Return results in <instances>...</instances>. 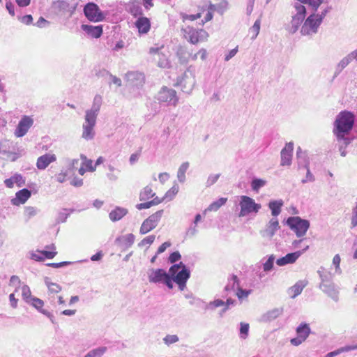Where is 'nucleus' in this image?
<instances>
[{
  "label": "nucleus",
  "instance_id": "obj_1",
  "mask_svg": "<svg viewBox=\"0 0 357 357\" xmlns=\"http://www.w3.org/2000/svg\"><path fill=\"white\" fill-rule=\"evenodd\" d=\"M355 121V116L349 111H342L337 116L334 122L333 133L338 141L344 140L345 145L349 142L344 136L352 129Z\"/></svg>",
  "mask_w": 357,
  "mask_h": 357
},
{
  "label": "nucleus",
  "instance_id": "obj_2",
  "mask_svg": "<svg viewBox=\"0 0 357 357\" xmlns=\"http://www.w3.org/2000/svg\"><path fill=\"white\" fill-rule=\"evenodd\" d=\"M102 104V97L96 96L91 109L86 112L85 123L83 124L82 137L86 140L94 137L93 128L96 125V117Z\"/></svg>",
  "mask_w": 357,
  "mask_h": 357
},
{
  "label": "nucleus",
  "instance_id": "obj_3",
  "mask_svg": "<svg viewBox=\"0 0 357 357\" xmlns=\"http://www.w3.org/2000/svg\"><path fill=\"white\" fill-rule=\"evenodd\" d=\"M215 10V7L213 4L209 3L202 6H197V12L196 14H186L181 13L182 21L185 22L187 21H195L199 19L202 17V14L206 11V14L204 19L202 20V24L211 21L213 17V13Z\"/></svg>",
  "mask_w": 357,
  "mask_h": 357
},
{
  "label": "nucleus",
  "instance_id": "obj_4",
  "mask_svg": "<svg viewBox=\"0 0 357 357\" xmlns=\"http://www.w3.org/2000/svg\"><path fill=\"white\" fill-rule=\"evenodd\" d=\"M170 276H174V280L179 287L181 290H183L186 286L187 280L190 278V271L185 268V265L181 262L179 264L173 265L169 268Z\"/></svg>",
  "mask_w": 357,
  "mask_h": 357
},
{
  "label": "nucleus",
  "instance_id": "obj_5",
  "mask_svg": "<svg viewBox=\"0 0 357 357\" xmlns=\"http://www.w3.org/2000/svg\"><path fill=\"white\" fill-rule=\"evenodd\" d=\"M325 16V13L321 15L312 14L310 15L305 21L303 25L301 27V32L302 35L308 36L313 33H316L318 31V28L322 22V20Z\"/></svg>",
  "mask_w": 357,
  "mask_h": 357
},
{
  "label": "nucleus",
  "instance_id": "obj_6",
  "mask_svg": "<svg viewBox=\"0 0 357 357\" xmlns=\"http://www.w3.org/2000/svg\"><path fill=\"white\" fill-rule=\"evenodd\" d=\"M287 223L298 237L304 236L310 227L308 220L301 219L298 216L289 217L287 220Z\"/></svg>",
  "mask_w": 357,
  "mask_h": 357
},
{
  "label": "nucleus",
  "instance_id": "obj_7",
  "mask_svg": "<svg viewBox=\"0 0 357 357\" xmlns=\"http://www.w3.org/2000/svg\"><path fill=\"white\" fill-rule=\"evenodd\" d=\"M149 281L152 283H165L169 289L173 288L172 279L169 274L162 268L152 269L149 273Z\"/></svg>",
  "mask_w": 357,
  "mask_h": 357
},
{
  "label": "nucleus",
  "instance_id": "obj_8",
  "mask_svg": "<svg viewBox=\"0 0 357 357\" xmlns=\"http://www.w3.org/2000/svg\"><path fill=\"white\" fill-rule=\"evenodd\" d=\"M239 205L241 207L239 217H244L251 213H257L261 207V204L255 203L254 199L245 195L241 197Z\"/></svg>",
  "mask_w": 357,
  "mask_h": 357
},
{
  "label": "nucleus",
  "instance_id": "obj_9",
  "mask_svg": "<svg viewBox=\"0 0 357 357\" xmlns=\"http://www.w3.org/2000/svg\"><path fill=\"white\" fill-rule=\"evenodd\" d=\"M163 212V210L157 211L145 219L140 227L139 233L141 234H146L154 229L160 221Z\"/></svg>",
  "mask_w": 357,
  "mask_h": 357
},
{
  "label": "nucleus",
  "instance_id": "obj_10",
  "mask_svg": "<svg viewBox=\"0 0 357 357\" xmlns=\"http://www.w3.org/2000/svg\"><path fill=\"white\" fill-rule=\"evenodd\" d=\"M84 12L86 18L91 22H100L104 18L98 6L94 3H88L84 6Z\"/></svg>",
  "mask_w": 357,
  "mask_h": 357
},
{
  "label": "nucleus",
  "instance_id": "obj_11",
  "mask_svg": "<svg viewBox=\"0 0 357 357\" xmlns=\"http://www.w3.org/2000/svg\"><path fill=\"white\" fill-rule=\"evenodd\" d=\"M187 39L190 43L196 45L200 43L205 42L208 40L209 36L208 33L204 29H191L188 32Z\"/></svg>",
  "mask_w": 357,
  "mask_h": 357
},
{
  "label": "nucleus",
  "instance_id": "obj_12",
  "mask_svg": "<svg viewBox=\"0 0 357 357\" xmlns=\"http://www.w3.org/2000/svg\"><path fill=\"white\" fill-rule=\"evenodd\" d=\"M310 328L305 323L301 324L296 328L297 337L291 340V344L298 346L303 343L309 336Z\"/></svg>",
  "mask_w": 357,
  "mask_h": 357
},
{
  "label": "nucleus",
  "instance_id": "obj_13",
  "mask_svg": "<svg viewBox=\"0 0 357 357\" xmlns=\"http://www.w3.org/2000/svg\"><path fill=\"white\" fill-rule=\"evenodd\" d=\"M33 123V119L29 116H24L20 121L17 128L15 130V135L17 137H23L26 134L29 129Z\"/></svg>",
  "mask_w": 357,
  "mask_h": 357
},
{
  "label": "nucleus",
  "instance_id": "obj_14",
  "mask_svg": "<svg viewBox=\"0 0 357 357\" xmlns=\"http://www.w3.org/2000/svg\"><path fill=\"white\" fill-rule=\"evenodd\" d=\"M158 100L160 102H170L174 100V105H176L178 101L176 92L175 90L163 87L158 93Z\"/></svg>",
  "mask_w": 357,
  "mask_h": 357
},
{
  "label": "nucleus",
  "instance_id": "obj_15",
  "mask_svg": "<svg viewBox=\"0 0 357 357\" xmlns=\"http://www.w3.org/2000/svg\"><path fill=\"white\" fill-rule=\"evenodd\" d=\"M56 160V156L54 153H49L38 158L36 167L40 170L45 169L51 163Z\"/></svg>",
  "mask_w": 357,
  "mask_h": 357
},
{
  "label": "nucleus",
  "instance_id": "obj_16",
  "mask_svg": "<svg viewBox=\"0 0 357 357\" xmlns=\"http://www.w3.org/2000/svg\"><path fill=\"white\" fill-rule=\"evenodd\" d=\"M309 248V245H306L302 251H297L292 253H289L286 256L280 258L277 260V264L279 266H284L287 264H292L296 261V259Z\"/></svg>",
  "mask_w": 357,
  "mask_h": 357
},
{
  "label": "nucleus",
  "instance_id": "obj_17",
  "mask_svg": "<svg viewBox=\"0 0 357 357\" xmlns=\"http://www.w3.org/2000/svg\"><path fill=\"white\" fill-rule=\"evenodd\" d=\"M294 150V144L292 142L287 143L284 149L281 151V165H290Z\"/></svg>",
  "mask_w": 357,
  "mask_h": 357
},
{
  "label": "nucleus",
  "instance_id": "obj_18",
  "mask_svg": "<svg viewBox=\"0 0 357 357\" xmlns=\"http://www.w3.org/2000/svg\"><path fill=\"white\" fill-rule=\"evenodd\" d=\"M176 56L181 64H186L190 59L196 60L197 54H192L188 52L185 47L180 46L176 52Z\"/></svg>",
  "mask_w": 357,
  "mask_h": 357
},
{
  "label": "nucleus",
  "instance_id": "obj_19",
  "mask_svg": "<svg viewBox=\"0 0 357 357\" xmlns=\"http://www.w3.org/2000/svg\"><path fill=\"white\" fill-rule=\"evenodd\" d=\"M295 8L296 10V14L293 17L292 22L295 23L296 24L293 32L297 30L298 24H300L301 22L303 20L306 13L305 7L301 3H296L295 5Z\"/></svg>",
  "mask_w": 357,
  "mask_h": 357
},
{
  "label": "nucleus",
  "instance_id": "obj_20",
  "mask_svg": "<svg viewBox=\"0 0 357 357\" xmlns=\"http://www.w3.org/2000/svg\"><path fill=\"white\" fill-rule=\"evenodd\" d=\"M279 229L280 225L278 219L272 218L263 231L262 235L264 237L271 238Z\"/></svg>",
  "mask_w": 357,
  "mask_h": 357
},
{
  "label": "nucleus",
  "instance_id": "obj_21",
  "mask_svg": "<svg viewBox=\"0 0 357 357\" xmlns=\"http://www.w3.org/2000/svg\"><path fill=\"white\" fill-rule=\"evenodd\" d=\"M31 197V192L24 188L15 194V197L12 200L14 205H20L24 204Z\"/></svg>",
  "mask_w": 357,
  "mask_h": 357
},
{
  "label": "nucleus",
  "instance_id": "obj_22",
  "mask_svg": "<svg viewBox=\"0 0 357 357\" xmlns=\"http://www.w3.org/2000/svg\"><path fill=\"white\" fill-rule=\"evenodd\" d=\"M82 29L91 37L98 38L102 34V26H91L87 24H83L82 26Z\"/></svg>",
  "mask_w": 357,
  "mask_h": 357
},
{
  "label": "nucleus",
  "instance_id": "obj_23",
  "mask_svg": "<svg viewBox=\"0 0 357 357\" xmlns=\"http://www.w3.org/2000/svg\"><path fill=\"white\" fill-rule=\"evenodd\" d=\"M135 26L139 33H146L150 30L151 22L149 18L141 17L136 21Z\"/></svg>",
  "mask_w": 357,
  "mask_h": 357
},
{
  "label": "nucleus",
  "instance_id": "obj_24",
  "mask_svg": "<svg viewBox=\"0 0 357 357\" xmlns=\"http://www.w3.org/2000/svg\"><path fill=\"white\" fill-rule=\"evenodd\" d=\"M27 303H31V305L32 306H33L36 309H37L39 312H40L43 314H45L47 316L50 315V312L43 308L44 302L43 300H41L38 298L33 297V298H31L30 300H28Z\"/></svg>",
  "mask_w": 357,
  "mask_h": 357
},
{
  "label": "nucleus",
  "instance_id": "obj_25",
  "mask_svg": "<svg viewBox=\"0 0 357 357\" xmlns=\"http://www.w3.org/2000/svg\"><path fill=\"white\" fill-rule=\"evenodd\" d=\"M128 213V210L122 207H116L109 213V218L112 221H118Z\"/></svg>",
  "mask_w": 357,
  "mask_h": 357
},
{
  "label": "nucleus",
  "instance_id": "obj_26",
  "mask_svg": "<svg viewBox=\"0 0 357 357\" xmlns=\"http://www.w3.org/2000/svg\"><path fill=\"white\" fill-rule=\"evenodd\" d=\"M162 199H159V197H154L152 200L138 204L136 206V208L138 210L145 209V208H149L151 206H157L162 203Z\"/></svg>",
  "mask_w": 357,
  "mask_h": 357
},
{
  "label": "nucleus",
  "instance_id": "obj_27",
  "mask_svg": "<svg viewBox=\"0 0 357 357\" xmlns=\"http://www.w3.org/2000/svg\"><path fill=\"white\" fill-rule=\"evenodd\" d=\"M305 285H306V282H305L304 281H298V282H296L289 290V294H291V296L292 298H295L296 296L299 295L302 292V291H303V288L305 287Z\"/></svg>",
  "mask_w": 357,
  "mask_h": 357
},
{
  "label": "nucleus",
  "instance_id": "obj_28",
  "mask_svg": "<svg viewBox=\"0 0 357 357\" xmlns=\"http://www.w3.org/2000/svg\"><path fill=\"white\" fill-rule=\"evenodd\" d=\"M155 193L153 192L151 186L147 185L143 188L140 192L139 199L141 201L149 200L151 198H154Z\"/></svg>",
  "mask_w": 357,
  "mask_h": 357
},
{
  "label": "nucleus",
  "instance_id": "obj_29",
  "mask_svg": "<svg viewBox=\"0 0 357 357\" xmlns=\"http://www.w3.org/2000/svg\"><path fill=\"white\" fill-rule=\"evenodd\" d=\"M40 255H44L48 259H53L57 255L56 245L53 243L47 245L45 250L40 251Z\"/></svg>",
  "mask_w": 357,
  "mask_h": 357
},
{
  "label": "nucleus",
  "instance_id": "obj_30",
  "mask_svg": "<svg viewBox=\"0 0 357 357\" xmlns=\"http://www.w3.org/2000/svg\"><path fill=\"white\" fill-rule=\"evenodd\" d=\"M321 288L323 291L327 294L329 296H331L335 301H337V291L335 289L333 285H328L326 284L322 283L321 284Z\"/></svg>",
  "mask_w": 357,
  "mask_h": 357
},
{
  "label": "nucleus",
  "instance_id": "obj_31",
  "mask_svg": "<svg viewBox=\"0 0 357 357\" xmlns=\"http://www.w3.org/2000/svg\"><path fill=\"white\" fill-rule=\"evenodd\" d=\"M227 202V198L221 197L218 200L211 203L205 210L206 211H217L222 206L225 205Z\"/></svg>",
  "mask_w": 357,
  "mask_h": 357
},
{
  "label": "nucleus",
  "instance_id": "obj_32",
  "mask_svg": "<svg viewBox=\"0 0 357 357\" xmlns=\"http://www.w3.org/2000/svg\"><path fill=\"white\" fill-rule=\"evenodd\" d=\"M283 202L282 200L271 202L268 204V206L269 208L271 210V214L273 216L278 215L281 212V208Z\"/></svg>",
  "mask_w": 357,
  "mask_h": 357
},
{
  "label": "nucleus",
  "instance_id": "obj_33",
  "mask_svg": "<svg viewBox=\"0 0 357 357\" xmlns=\"http://www.w3.org/2000/svg\"><path fill=\"white\" fill-rule=\"evenodd\" d=\"M178 185H175L172 186L165 193V195L163 197H159V199H162V203L165 201H170L175 197V195L178 193Z\"/></svg>",
  "mask_w": 357,
  "mask_h": 357
},
{
  "label": "nucleus",
  "instance_id": "obj_34",
  "mask_svg": "<svg viewBox=\"0 0 357 357\" xmlns=\"http://www.w3.org/2000/svg\"><path fill=\"white\" fill-rule=\"evenodd\" d=\"M260 26L261 20L258 19L255 21L253 26L249 29V36L251 39H255L257 38L259 33Z\"/></svg>",
  "mask_w": 357,
  "mask_h": 357
},
{
  "label": "nucleus",
  "instance_id": "obj_35",
  "mask_svg": "<svg viewBox=\"0 0 357 357\" xmlns=\"http://www.w3.org/2000/svg\"><path fill=\"white\" fill-rule=\"evenodd\" d=\"M105 351L106 347H100L91 351L85 357H102Z\"/></svg>",
  "mask_w": 357,
  "mask_h": 357
},
{
  "label": "nucleus",
  "instance_id": "obj_36",
  "mask_svg": "<svg viewBox=\"0 0 357 357\" xmlns=\"http://www.w3.org/2000/svg\"><path fill=\"white\" fill-rule=\"evenodd\" d=\"M68 176V172L67 170H61L59 173L56 174L53 178L56 182L58 183H63L66 181V178Z\"/></svg>",
  "mask_w": 357,
  "mask_h": 357
},
{
  "label": "nucleus",
  "instance_id": "obj_37",
  "mask_svg": "<svg viewBox=\"0 0 357 357\" xmlns=\"http://www.w3.org/2000/svg\"><path fill=\"white\" fill-rule=\"evenodd\" d=\"M355 349H357V345L346 346V347H341L335 351H331V353L333 357H334L338 354H340L341 353L347 352V351H349L351 350H355Z\"/></svg>",
  "mask_w": 357,
  "mask_h": 357
},
{
  "label": "nucleus",
  "instance_id": "obj_38",
  "mask_svg": "<svg viewBox=\"0 0 357 357\" xmlns=\"http://www.w3.org/2000/svg\"><path fill=\"white\" fill-rule=\"evenodd\" d=\"M355 349H357V345L346 346V347H341L335 351H331V353L333 357H334L338 354H340L341 353L347 352V351H349L351 350H355Z\"/></svg>",
  "mask_w": 357,
  "mask_h": 357
},
{
  "label": "nucleus",
  "instance_id": "obj_39",
  "mask_svg": "<svg viewBox=\"0 0 357 357\" xmlns=\"http://www.w3.org/2000/svg\"><path fill=\"white\" fill-rule=\"evenodd\" d=\"M46 284L50 294H57L61 290V287L57 283L47 282Z\"/></svg>",
  "mask_w": 357,
  "mask_h": 357
},
{
  "label": "nucleus",
  "instance_id": "obj_40",
  "mask_svg": "<svg viewBox=\"0 0 357 357\" xmlns=\"http://www.w3.org/2000/svg\"><path fill=\"white\" fill-rule=\"evenodd\" d=\"M155 239V236L154 235H149L144 238H143L138 244L139 247H144L146 245H151Z\"/></svg>",
  "mask_w": 357,
  "mask_h": 357
},
{
  "label": "nucleus",
  "instance_id": "obj_41",
  "mask_svg": "<svg viewBox=\"0 0 357 357\" xmlns=\"http://www.w3.org/2000/svg\"><path fill=\"white\" fill-rule=\"evenodd\" d=\"M160 58L158 61V66L162 68H168L170 67V62L166 58V56L164 54L160 55Z\"/></svg>",
  "mask_w": 357,
  "mask_h": 357
},
{
  "label": "nucleus",
  "instance_id": "obj_42",
  "mask_svg": "<svg viewBox=\"0 0 357 357\" xmlns=\"http://www.w3.org/2000/svg\"><path fill=\"white\" fill-rule=\"evenodd\" d=\"M249 324L246 323L241 322V328H240V334L241 337L243 339H245L248 335L249 331Z\"/></svg>",
  "mask_w": 357,
  "mask_h": 357
},
{
  "label": "nucleus",
  "instance_id": "obj_43",
  "mask_svg": "<svg viewBox=\"0 0 357 357\" xmlns=\"http://www.w3.org/2000/svg\"><path fill=\"white\" fill-rule=\"evenodd\" d=\"M130 12L135 17L142 14V8L139 4H132L130 7Z\"/></svg>",
  "mask_w": 357,
  "mask_h": 357
},
{
  "label": "nucleus",
  "instance_id": "obj_44",
  "mask_svg": "<svg viewBox=\"0 0 357 357\" xmlns=\"http://www.w3.org/2000/svg\"><path fill=\"white\" fill-rule=\"evenodd\" d=\"M82 165L89 172H94L96 170V166L93 165V161L86 158H84Z\"/></svg>",
  "mask_w": 357,
  "mask_h": 357
},
{
  "label": "nucleus",
  "instance_id": "obj_45",
  "mask_svg": "<svg viewBox=\"0 0 357 357\" xmlns=\"http://www.w3.org/2000/svg\"><path fill=\"white\" fill-rule=\"evenodd\" d=\"M22 297L27 302L28 300H30L31 297V290L29 287L26 285H24L22 288Z\"/></svg>",
  "mask_w": 357,
  "mask_h": 357
},
{
  "label": "nucleus",
  "instance_id": "obj_46",
  "mask_svg": "<svg viewBox=\"0 0 357 357\" xmlns=\"http://www.w3.org/2000/svg\"><path fill=\"white\" fill-rule=\"evenodd\" d=\"M37 211L33 206H28L25 208L24 215L26 217L31 218L36 215Z\"/></svg>",
  "mask_w": 357,
  "mask_h": 357
},
{
  "label": "nucleus",
  "instance_id": "obj_47",
  "mask_svg": "<svg viewBox=\"0 0 357 357\" xmlns=\"http://www.w3.org/2000/svg\"><path fill=\"white\" fill-rule=\"evenodd\" d=\"M178 340L177 335H168L164 338V341L167 344H171L176 342Z\"/></svg>",
  "mask_w": 357,
  "mask_h": 357
},
{
  "label": "nucleus",
  "instance_id": "obj_48",
  "mask_svg": "<svg viewBox=\"0 0 357 357\" xmlns=\"http://www.w3.org/2000/svg\"><path fill=\"white\" fill-rule=\"evenodd\" d=\"M265 182L260 179H255L252 183V187L254 190H257L264 185Z\"/></svg>",
  "mask_w": 357,
  "mask_h": 357
},
{
  "label": "nucleus",
  "instance_id": "obj_49",
  "mask_svg": "<svg viewBox=\"0 0 357 357\" xmlns=\"http://www.w3.org/2000/svg\"><path fill=\"white\" fill-rule=\"evenodd\" d=\"M181 256L179 253V252L178 251H176V252H172L169 257V261L171 262V263H174L177 261H178L180 259H181Z\"/></svg>",
  "mask_w": 357,
  "mask_h": 357
},
{
  "label": "nucleus",
  "instance_id": "obj_50",
  "mask_svg": "<svg viewBox=\"0 0 357 357\" xmlns=\"http://www.w3.org/2000/svg\"><path fill=\"white\" fill-rule=\"evenodd\" d=\"M17 179H18V176H15L12 178H10L8 179H6L4 183L6 184V185L9 188H12L14 185V183H16L17 182Z\"/></svg>",
  "mask_w": 357,
  "mask_h": 357
},
{
  "label": "nucleus",
  "instance_id": "obj_51",
  "mask_svg": "<svg viewBox=\"0 0 357 357\" xmlns=\"http://www.w3.org/2000/svg\"><path fill=\"white\" fill-rule=\"evenodd\" d=\"M20 22L26 25H29L33 22V17L31 15H26L24 16H22L20 19Z\"/></svg>",
  "mask_w": 357,
  "mask_h": 357
},
{
  "label": "nucleus",
  "instance_id": "obj_52",
  "mask_svg": "<svg viewBox=\"0 0 357 357\" xmlns=\"http://www.w3.org/2000/svg\"><path fill=\"white\" fill-rule=\"evenodd\" d=\"M31 258L32 259H34L36 261H43L45 259H47L45 257L44 255H40V251H38L36 253H31Z\"/></svg>",
  "mask_w": 357,
  "mask_h": 357
},
{
  "label": "nucleus",
  "instance_id": "obj_53",
  "mask_svg": "<svg viewBox=\"0 0 357 357\" xmlns=\"http://www.w3.org/2000/svg\"><path fill=\"white\" fill-rule=\"evenodd\" d=\"M171 246V243L170 242H165L163 243L158 249V251H157V254L159 255V254H161L162 252H164L165 251V250L170 247Z\"/></svg>",
  "mask_w": 357,
  "mask_h": 357
},
{
  "label": "nucleus",
  "instance_id": "obj_54",
  "mask_svg": "<svg viewBox=\"0 0 357 357\" xmlns=\"http://www.w3.org/2000/svg\"><path fill=\"white\" fill-rule=\"evenodd\" d=\"M273 266V260L270 258L264 264V270L265 271H268L272 269Z\"/></svg>",
  "mask_w": 357,
  "mask_h": 357
},
{
  "label": "nucleus",
  "instance_id": "obj_55",
  "mask_svg": "<svg viewBox=\"0 0 357 357\" xmlns=\"http://www.w3.org/2000/svg\"><path fill=\"white\" fill-rule=\"evenodd\" d=\"M354 215L351 218V226L355 227L357 226V203L356 207L353 210Z\"/></svg>",
  "mask_w": 357,
  "mask_h": 357
},
{
  "label": "nucleus",
  "instance_id": "obj_56",
  "mask_svg": "<svg viewBox=\"0 0 357 357\" xmlns=\"http://www.w3.org/2000/svg\"><path fill=\"white\" fill-rule=\"evenodd\" d=\"M248 294H249V291L243 290L241 288H238V291L236 293L237 296L240 299L247 297L248 296Z\"/></svg>",
  "mask_w": 357,
  "mask_h": 357
},
{
  "label": "nucleus",
  "instance_id": "obj_57",
  "mask_svg": "<svg viewBox=\"0 0 357 357\" xmlns=\"http://www.w3.org/2000/svg\"><path fill=\"white\" fill-rule=\"evenodd\" d=\"M238 52V47H236V48L234 49H232L231 50L229 51V52L228 53V54H227L225 56V61H229L230 59H231L233 56H234L236 55V54Z\"/></svg>",
  "mask_w": 357,
  "mask_h": 357
},
{
  "label": "nucleus",
  "instance_id": "obj_58",
  "mask_svg": "<svg viewBox=\"0 0 357 357\" xmlns=\"http://www.w3.org/2000/svg\"><path fill=\"white\" fill-rule=\"evenodd\" d=\"M70 184L75 187H79L82 185L83 181L82 178H75L70 181Z\"/></svg>",
  "mask_w": 357,
  "mask_h": 357
},
{
  "label": "nucleus",
  "instance_id": "obj_59",
  "mask_svg": "<svg viewBox=\"0 0 357 357\" xmlns=\"http://www.w3.org/2000/svg\"><path fill=\"white\" fill-rule=\"evenodd\" d=\"M340 257L339 255H335L333 259V264L335 265L336 269L340 268Z\"/></svg>",
  "mask_w": 357,
  "mask_h": 357
},
{
  "label": "nucleus",
  "instance_id": "obj_60",
  "mask_svg": "<svg viewBox=\"0 0 357 357\" xmlns=\"http://www.w3.org/2000/svg\"><path fill=\"white\" fill-rule=\"evenodd\" d=\"M9 300H10L11 306L15 308L17 305V299L15 298L14 294H10Z\"/></svg>",
  "mask_w": 357,
  "mask_h": 357
},
{
  "label": "nucleus",
  "instance_id": "obj_61",
  "mask_svg": "<svg viewBox=\"0 0 357 357\" xmlns=\"http://www.w3.org/2000/svg\"><path fill=\"white\" fill-rule=\"evenodd\" d=\"M188 167H189L188 162L183 163L179 167V173L181 174H184L185 173L186 170L188 169Z\"/></svg>",
  "mask_w": 357,
  "mask_h": 357
},
{
  "label": "nucleus",
  "instance_id": "obj_62",
  "mask_svg": "<svg viewBox=\"0 0 357 357\" xmlns=\"http://www.w3.org/2000/svg\"><path fill=\"white\" fill-rule=\"evenodd\" d=\"M139 155H140V153H133L130 155V162L131 164H133L135 163L136 161L138 160L139 158Z\"/></svg>",
  "mask_w": 357,
  "mask_h": 357
},
{
  "label": "nucleus",
  "instance_id": "obj_63",
  "mask_svg": "<svg viewBox=\"0 0 357 357\" xmlns=\"http://www.w3.org/2000/svg\"><path fill=\"white\" fill-rule=\"evenodd\" d=\"M19 6L25 7L29 5L31 0H15Z\"/></svg>",
  "mask_w": 357,
  "mask_h": 357
},
{
  "label": "nucleus",
  "instance_id": "obj_64",
  "mask_svg": "<svg viewBox=\"0 0 357 357\" xmlns=\"http://www.w3.org/2000/svg\"><path fill=\"white\" fill-rule=\"evenodd\" d=\"M48 22L43 17H40L36 22V25L39 27H42L44 24L47 23Z\"/></svg>",
  "mask_w": 357,
  "mask_h": 357
}]
</instances>
